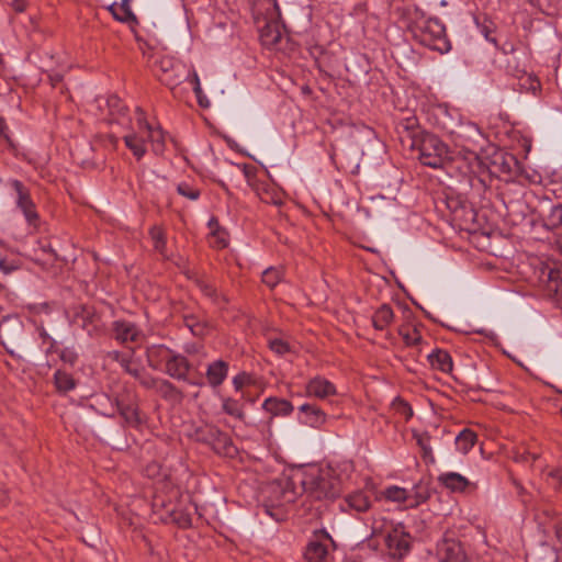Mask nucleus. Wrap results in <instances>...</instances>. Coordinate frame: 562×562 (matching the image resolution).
I'll return each mask as SVG.
<instances>
[{"label":"nucleus","instance_id":"1","mask_svg":"<svg viewBox=\"0 0 562 562\" xmlns=\"http://www.w3.org/2000/svg\"><path fill=\"white\" fill-rule=\"evenodd\" d=\"M301 492L314 501L335 499L344 491L345 481L337 468L311 465L295 471Z\"/></svg>","mask_w":562,"mask_h":562},{"label":"nucleus","instance_id":"2","mask_svg":"<svg viewBox=\"0 0 562 562\" xmlns=\"http://www.w3.org/2000/svg\"><path fill=\"white\" fill-rule=\"evenodd\" d=\"M415 14L408 25L413 38L440 54L450 52L451 43L447 36L445 24L438 18H425L419 10H416Z\"/></svg>","mask_w":562,"mask_h":562},{"label":"nucleus","instance_id":"3","mask_svg":"<svg viewBox=\"0 0 562 562\" xmlns=\"http://www.w3.org/2000/svg\"><path fill=\"white\" fill-rule=\"evenodd\" d=\"M441 130L446 132L457 149L458 155L470 166L477 160L476 145L482 138V133L479 126L472 122L459 121L453 127L441 123Z\"/></svg>","mask_w":562,"mask_h":562},{"label":"nucleus","instance_id":"4","mask_svg":"<svg viewBox=\"0 0 562 562\" xmlns=\"http://www.w3.org/2000/svg\"><path fill=\"white\" fill-rule=\"evenodd\" d=\"M108 402L110 404L109 411H101L100 415L109 418H113L119 414L124 423V426L131 428H138L144 423V417L140 413L138 401L134 394L128 392L117 394L114 400H111L108 395H102L99 404Z\"/></svg>","mask_w":562,"mask_h":562},{"label":"nucleus","instance_id":"5","mask_svg":"<svg viewBox=\"0 0 562 562\" xmlns=\"http://www.w3.org/2000/svg\"><path fill=\"white\" fill-rule=\"evenodd\" d=\"M411 148L417 149L420 162L431 168H440L447 160L454 159L449 156L447 145L431 133L426 132L419 138L414 137Z\"/></svg>","mask_w":562,"mask_h":562},{"label":"nucleus","instance_id":"6","mask_svg":"<svg viewBox=\"0 0 562 562\" xmlns=\"http://www.w3.org/2000/svg\"><path fill=\"white\" fill-rule=\"evenodd\" d=\"M269 493L270 505H266V512L271 516L270 507L294 503L299 496L303 495L300 482L295 481V471L289 476L272 482L269 486Z\"/></svg>","mask_w":562,"mask_h":562},{"label":"nucleus","instance_id":"7","mask_svg":"<svg viewBox=\"0 0 562 562\" xmlns=\"http://www.w3.org/2000/svg\"><path fill=\"white\" fill-rule=\"evenodd\" d=\"M435 554L438 562H473L464 543L449 530L437 541Z\"/></svg>","mask_w":562,"mask_h":562},{"label":"nucleus","instance_id":"8","mask_svg":"<svg viewBox=\"0 0 562 562\" xmlns=\"http://www.w3.org/2000/svg\"><path fill=\"white\" fill-rule=\"evenodd\" d=\"M154 71L158 80L170 89L178 87L191 75L182 63L170 56L156 59Z\"/></svg>","mask_w":562,"mask_h":562},{"label":"nucleus","instance_id":"9","mask_svg":"<svg viewBox=\"0 0 562 562\" xmlns=\"http://www.w3.org/2000/svg\"><path fill=\"white\" fill-rule=\"evenodd\" d=\"M266 4V24L260 29V41L261 44L268 48L276 47L281 38L282 32L278 19L281 15V11L277 0H262Z\"/></svg>","mask_w":562,"mask_h":562},{"label":"nucleus","instance_id":"10","mask_svg":"<svg viewBox=\"0 0 562 562\" xmlns=\"http://www.w3.org/2000/svg\"><path fill=\"white\" fill-rule=\"evenodd\" d=\"M136 126L139 132H144L146 143L150 144L151 151L156 156H161L166 150L167 133L157 124L153 125L146 119L145 112L140 108H136Z\"/></svg>","mask_w":562,"mask_h":562},{"label":"nucleus","instance_id":"11","mask_svg":"<svg viewBox=\"0 0 562 562\" xmlns=\"http://www.w3.org/2000/svg\"><path fill=\"white\" fill-rule=\"evenodd\" d=\"M330 546H335V542L327 531H315L313 538L307 542L304 549V561L327 562Z\"/></svg>","mask_w":562,"mask_h":562},{"label":"nucleus","instance_id":"12","mask_svg":"<svg viewBox=\"0 0 562 562\" xmlns=\"http://www.w3.org/2000/svg\"><path fill=\"white\" fill-rule=\"evenodd\" d=\"M385 544L389 555L394 560H401L411 551V536L402 525H397L387 532Z\"/></svg>","mask_w":562,"mask_h":562},{"label":"nucleus","instance_id":"13","mask_svg":"<svg viewBox=\"0 0 562 562\" xmlns=\"http://www.w3.org/2000/svg\"><path fill=\"white\" fill-rule=\"evenodd\" d=\"M371 506V496L363 490H357L347 494L339 503V509L348 514L366 513Z\"/></svg>","mask_w":562,"mask_h":562},{"label":"nucleus","instance_id":"14","mask_svg":"<svg viewBox=\"0 0 562 562\" xmlns=\"http://www.w3.org/2000/svg\"><path fill=\"white\" fill-rule=\"evenodd\" d=\"M112 333L116 341L122 345L127 342H138L143 337L139 327L126 319H116L112 323Z\"/></svg>","mask_w":562,"mask_h":562},{"label":"nucleus","instance_id":"15","mask_svg":"<svg viewBox=\"0 0 562 562\" xmlns=\"http://www.w3.org/2000/svg\"><path fill=\"white\" fill-rule=\"evenodd\" d=\"M109 110V123L117 124L123 128H131L132 117L125 103L117 95H110L106 99Z\"/></svg>","mask_w":562,"mask_h":562},{"label":"nucleus","instance_id":"16","mask_svg":"<svg viewBox=\"0 0 562 562\" xmlns=\"http://www.w3.org/2000/svg\"><path fill=\"white\" fill-rule=\"evenodd\" d=\"M190 368L191 364L189 360L184 356L173 351V353L171 355V357L169 358L165 366V372L172 379L190 383L188 379ZM191 384L202 385V383L200 382H191Z\"/></svg>","mask_w":562,"mask_h":562},{"label":"nucleus","instance_id":"17","mask_svg":"<svg viewBox=\"0 0 562 562\" xmlns=\"http://www.w3.org/2000/svg\"><path fill=\"white\" fill-rule=\"evenodd\" d=\"M128 132L123 136L125 146L131 150L136 160H140L147 153L146 138L144 132H139L138 128H126Z\"/></svg>","mask_w":562,"mask_h":562},{"label":"nucleus","instance_id":"18","mask_svg":"<svg viewBox=\"0 0 562 562\" xmlns=\"http://www.w3.org/2000/svg\"><path fill=\"white\" fill-rule=\"evenodd\" d=\"M228 362L222 359H217L209 363L205 372L207 384L212 389L221 386L228 375Z\"/></svg>","mask_w":562,"mask_h":562},{"label":"nucleus","instance_id":"19","mask_svg":"<svg viewBox=\"0 0 562 562\" xmlns=\"http://www.w3.org/2000/svg\"><path fill=\"white\" fill-rule=\"evenodd\" d=\"M262 409L270 414V419L274 417H285L292 414L294 407L292 403L285 398L268 397L262 403Z\"/></svg>","mask_w":562,"mask_h":562},{"label":"nucleus","instance_id":"20","mask_svg":"<svg viewBox=\"0 0 562 562\" xmlns=\"http://www.w3.org/2000/svg\"><path fill=\"white\" fill-rule=\"evenodd\" d=\"M558 269L553 265L537 259L533 263V277L537 285L546 292L549 284L553 282L552 280Z\"/></svg>","mask_w":562,"mask_h":562},{"label":"nucleus","instance_id":"21","mask_svg":"<svg viewBox=\"0 0 562 562\" xmlns=\"http://www.w3.org/2000/svg\"><path fill=\"white\" fill-rule=\"evenodd\" d=\"M306 393L308 396L326 398L336 394V386L323 376H315L307 382Z\"/></svg>","mask_w":562,"mask_h":562},{"label":"nucleus","instance_id":"22","mask_svg":"<svg viewBox=\"0 0 562 562\" xmlns=\"http://www.w3.org/2000/svg\"><path fill=\"white\" fill-rule=\"evenodd\" d=\"M173 353V350L165 345H153L146 350V358L148 366L153 369H160L162 364L166 366L167 361Z\"/></svg>","mask_w":562,"mask_h":562},{"label":"nucleus","instance_id":"23","mask_svg":"<svg viewBox=\"0 0 562 562\" xmlns=\"http://www.w3.org/2000/svg\"><path fill=\"white\" fill-rule=\"evenodd\" d=\"M299 411L303 415L302 423L307 426L319 428L326 422V414L316 405L303 404Z\"/></svg>","mask_w":562,"mask_h":562},{"label":"nucleus","instance_id":"24","mask_svg":"<svg viewBox=\"0 0 562 562\" xmlns=\"http://www.w3.org/2000/svg\"><path fill=\"white\" fill-rule=\"evenodd\" d=\"M427 360L434 370L442 373H450L453 369L452 358L447 350L437 348L427 356Z\"/></svg>","mask_w":562,"mask_h":562},{"label":"nucleus","instance_id":"25","mask_svg":"<svg viewBox=\"0 0 562 562\" xmlns=\"http://www.w3.org/2000/svg\"><path fill=\"white\" fill-rule=\"evenodd\" d=\"M438 481L451 492H463L470 484L469 480L457 472H446L438 476Z\"/></svg>","mask_w":562,"mask_h":562},{"label":"nucleus","instance_id":"26","mask_svg":"<svg viewBox=\"0 0 562 562\" xmlns=\"http://www.w3.org/2000/svg\"><path fill=\"white\" fill-rule=\"evenodd\" d=\"M394 319V312L389 304H382L372 315V325L376 330L386 329Z\"/></svg>","mask_w":562,"mask_h":562},{"label":"nucleus","instance_id":"27","mask_svg":"<svg viewBox=\"0 0 562 562\" xmlns=\"http://www.w3.org/2000/svg\"><path fill=\"white\" fill-rule=\"evenodd\" d=\"M154 390L166 401L180 402L182 400L181 391L168 380L159 379Z\"/></svg>","mask_w":562,"mask_h":562},{"label":"nucleus","instance_id":"28","mask_svg":"<svg viewBox=\"0 0 562 562\" xmlns=\"http://www.w3.org/2000/svg\"><path fill=\"white\" fill-rule=\"evenodd\" d=\"M476 440V434L473 430L465 428L461 430L454 439L456 449L462 454H467L474 447Z\"/></svg>","mask_w":562,"mask_h":562},{"label":"nucleus","instance_id":"29","mask_svg":"<svg viewBox=\"0 0 562 562\" xmlns=\"http://www.w3.org/2000/svg\"><path fill=\"white\" fill-rule=\"evenodd\" d=\"M183 324L196 337H204L209 331L206 322L193 314H186L183 316Z\"/></svg>","mask_w":562,"mask_h":562},{"label":"nucleus","instance_id":"30","mask_svg":"<svg viewBox=\"0 0 562 562\" xmlns=\"http://www.w3.org/2000/svg\"><path fill=\"white\" fill-rule=\"evenodd\" d=\"M54 384L59 393H67L76 389L77 382L74 376L63 370H57L54 373Z\"/></svg>","mask_w":562,"mask_h":562},{"label":"nucleus","instance_id":"31","mask_svg":"<svg viewBox=\"0 0 562 562\" xmlns=\"http://www.w3.org/2000/svg\"><path fill=\"white\" fill-rule=\"evenodd\" d=\"M382 496L389 502L406 504V507H408V499L412 498L409 491L397 485L386 487Z\"/></svg>","mask_w":562,"mask_h":562},{"label":"nucleus","instance_id":"32","mask_svg":"<svg viewBox=\"0 0 562 562\" xmlns=\"http://www.w3.org/2000/svg\"><path fill=\"white\" fill-rule=\"evenodd\" d=\"M149 236L153 241L154 249L161 255L162 257H167V237L166 233L160 226H153L149 229Z\"/></svg>","mask_w":562,"mask_h":562},{"label":"nucleus","instance_id":"33","mask_svg":"<svg viewBox=\"0 0 562 562\" xmlns=\"http://www.w3.org/2000/svg\"><path fill=\"white\" fill-rule=\"evenodd\" d=\"M213 450L218 454H232L235 451V447L231 437L224 432L220 431L218 436H215L214 441L211 443Z\"/></svg>","mask_w":562,"mask_h":562},{"label":"nucleus","instance_id":"34","mask_svg":"<svg viewBox=\"0 0 562 562\" xmlns=\"http://www.w3.org/2000/svg\"><path fill=\"white\" fill-rule=\"evenodd\" d=\"M222 411L238 419L244 420L245 419V412H244V405L235 398L232 397H223L222 398Z\"/></svg>","mask_w":562,"mask_h":562},{"label":"nucleus","instance_id":"35","mask_svg":"<svg viewBox=\"0 0 562 562\" xmlns=\"http://www.w3.org/2000/svg\"><path fill=\"white\" fill-rule=\"evenodd\" d=\"M543 226L549 231L562 228V204L551 207L549 214L543 218Z\"/></svg>","mask_w":562,"mask_h":562},{"label":"nucleus","instance_id":"36","mask_svg":"<svg viewBox=\"0 0 562 562\" xmlns=\"http://www.w3.org/2000/svg\"><path fill=\"white\" fill-rule=\"evenodd\" d=\"M7 184L14 191L16 195V206L32 201L31 192L22 181L18 179H9Z\"/></svg>","mask_w":562,"mask_h":562},{"label":"nucleus","instance_id":"37","mask_svg":"<svg viewBox=\"0 0 562 562\" xmlns=\"http://www.w3.org/2000/svg\"><path fill=\"white\" fill-rule=\"evenodd\" d=\"M170 520L178 527L187 529L192 526L191 514L183 507H175L169 513Z\"/></svg>","mask_w":562,"mask_h":562},{"label":"nucleus","instance_id":"38","mask_svg":"<svg viewBox=\"0 0 562 562\" xmlns=\"http://www.w3.org/2000/svg\"><path fill=\"white\" fill-rule=\"evenodd\" d=\"M16 207L23 213L26 223L33 228L37 229L40 226V215L36 211V205L33 200Z\"/></svg>","mask_w":562,"mask_h":562},{"label":"nucleus","instance_id":"39","mask_svg":"<svg viewBox=\"0 0 562 562\" xmlns=\"http://www.w3.org/2000/svg\"><path fill=\"white\" fill-rule=\"evenodd\" d=\"M16 207L23 213L26 223L33 228L37 229L40 226V215L36 211V205L33 200Z\"/></svg>","mask_w":562,"mask_h":562},{"label":"nucleus","instance_id":"40","mask_svg":"<svg viewBox=\"0 0 562 562\" xmlns=\"http://www.w3.org/2000/svg\"><path fill=\"white\" fill-rule=\"evenodd\" d=\"M398 334L403 338L404 342L408 347L417 346L422 342L423 337L416 327L401 326Z\"/></svg>","mask_w":562,"mask_h":562},{"label":"nucleus","instance_id":"41","mask_svg":"<svg viewBox=\"0 0 562 562\" xmlns=\"http://www.w3.org/2000/svg\"><path fill=\"white\" fill-rule=\"evenodd\" d=\"M552 281L546 290V295L562 305V268L558 269Z\"/></svg>","mask_w":562,"mask_h":562},{"label":"nucleus","instance_id":"42","mask_svg":"<svg viewBox=\"0 0 562 562\" xmlns=\"http://www.w3.org/2000/svg\"><path fill=\"white\" fill-rule=\"evenodd\" d=\"M220 431L221 429L216 426L204 425L195 430V439L211 446L215 436H218Z\"/></svg>","mask_w":562,"mask_h":562},{"label":"nucleus","instance_id":"43","mask_svg":"<svg viewBox=\"0 0 562 562\" xmlns=\"http://www.w3.org/2000/svg\"><path fill=\"white\" fill-rule=\"evenodd\" d=\"M400 126L407 133V137L411 138V143H413L414 137L419 138V135L424 133L419 130L418 121L414 115L403 119Z\"/></svg>","mask_w":562,"mask_h":562},{"label":"nucleus","instance_id":"44","mask_svg":"<svg viewBox=\"0 0 562 562\" xmlns=\"http://www.w3.org/2000/svg\"><path fill=\"white\" fill-rule=\"evenodd\" d=\"M413 437L414 439L416 440L418 447L420 448L422 452H423V458L424 459H430L431 461H434V456H432V449H431V446H430V436L428 432H414L413 434Z\"/></svg>","mask_w":562,"mask_h":562},{"label":"nucleus","instance_id":"45","mask_svg":"<svg viewBox=\"0 0 562 562\" xmlns=\"http://www.w3.org/2000/svg\"><path fill=\"white\" fill-rule=\"evenodd\" d=\"M76 318H79L82 321V328L87 329L90 333V329L88 328L89 325H93L97 317L95 311L91 306L81 305L78 311L75 314Z\"/></svg>","mask_w":562,"mask_h":562},{"label":"nucleus","instance_id":"46","mask_svg":"<svg viewBox=\"0 0 562 562\" xmlns=\"http://www.w3.org/2000/svg\"><path fill=\"white\" fill-rule=\"evenodd\" d=\"M283 272L281 269L269 267L262 272V282L273 289L282 280Z\"/></svg>","mask_w":562,"mask_h":562},{"label":"nucleus","instance_id":"47","mask_svg":"<svg viewBox=\"0 0 562 562\" xmlns=\"http://www.w3.org/2000/svg\"><path fill=\"white\" fill-rule=\"evenodd\" d=\"M392 408L396 414L403 416L405 422H408L414 415L412 406L400 396L393 400Z\"/></svg>","mask_w":562,"mask_h":562},{"label":"nucleus","instance_id":"48","mask_svg":"<svg viewBox=\"0 0 562 562\" xmlns=\"http://www.w3.org/2000/svg\"><path fill=\"white\" fill-rule=\"evenodd\" d=\"M525 61V59L521 61L518 56H515V58L510 56L506 60V69L510 75L519 77L527 72Z\"/></svg>","mask_w":562,"mask_h":562},{"label":"nucleus","instance_id":"49","mask_svg":"<svg viewBox=\"0 0 562 562\" xmlns=\"http://www.w3.org/2000/svg\"><path fill=\"white\" fill-rule=\"evenodd\" d=\"M117 11L114 13V19L120 22L135 21L136 18L130 7V0H122L121 4H117Z\"/></svg>","mask_w":562,"mask_h":562},{"label":"nucleus","instance_id":"50","mask_svg":"<svg viewBox=\"0 0 562 562\" xmlns=\"http://www.w3.org/2000/svg\"><path fill=\"white\" fill-rule=\"evenodd\" d=\"M195 285L198 289L209 299H211L213 302H216L218 300V294L216 291V288L211 282L206 281L205 279L198 278L195 279Z\"/></svg>","mask_w":562,"mask_h":562},{"label":"nucleus","instance_id":"51","mask_svg":"<svg viewBox=\"0 0 562 562\" xmlns=\"http://www.w3.org/2000/svg\"><path fill=\"white\" fill-rule=\"evenodd\" d=\"M409 493L412 494V498L408 499V507L411 508L425 503L429 497L428 491L423 490L419 485H415Z\"/></svg>","mask_w":562,"mask_h":562},{"label":"nucleus","instance_id":"52","mask_svg":"<svg viewBox=\"0 0 562 562\" xmlns=\"http://www.w3.org/2000/svg\"><path fill=\"white\" fill-rule=\"evenodd\" d=\"M134 379H136L139 384L147 390H154L159 380V378H155L147 372L144 367L137 372Z\"/></svg>","mask_w":562,"mask_h":562},{"label":"nucleus","instance_id":"53","mask_svg":"<svg viewBox=\"0 0 562 562\" xmlns=\"http://www.w3.org/2000/svg\"><path fill=\"white\" fill-rule=\"evenodd\" d=\"M177 192L191 201L198 200L201 195V191L188 182H180L177 186Z\"/></svg>","mask_w":562,"mask_h":562},{"label":"nucleus","instance_id":"54","mask_svg":"<svg viewBox=\"0 0 562 562\" xmlns=\"http://www.w3.org/2000/svg\"><path fill=\"white\" fill-rule=\"evenodd\" d=\"M268 345H269V348L278 356H284V355L291 352L290 344L288 341L283 340L282 338L269 339Z\"/></svg>","mask_w":562,"mask_h":562},{"label":"nucleus","instance_id":"55","mask_svg":"<svg viewBox=\"0 0 562 562\" xmlns=\"http://www.w3.org/2000/svg\"><path fill=\"white\" fill-rule=\"evenodd\" d=\"M212 247L224 249L228 246V235L225 229H217L213 233L210 239Z\"/></svg>","mask_w":562,"mask_h":562},{"label":"nucleus","instance_id":"56","mask_svg":"<svg viewBox=\"0 0 562 562\" xmlns=\"http://www.w3.org/2000/svg\"><path fill=\"white\" fill-rule=\"evenodd\" d=\"M497 48H499L502 53L508 57L512 56L515 58V56H528V54L524 49L517 48L513 42H505L502 46H498Z\"/></svg>","mask_w":562,"mask_h":562},{"label":"nucleus","instance_id":"57","mask_svg":"<svg viewBox=\"0 0 562 562\" xmlns=\"http://www.w3.org/2000/svg\"><path fill=\"white\" fill-rule=\"evenodd\" d=\"M121 367L123 368V370L132 375L133 378H135V375L137 374V372L143 368V366L136 361L135 359L132 358V356L128 355V357L123 361V363L121 364Z\"/></svg>","mask_w":562,"mask_h":562},{"label":"nucleus","instance_id":"58","mask_svg":"<svg viewBox=\"0 0 562 562\" xmlns=\"http://www.w3.org/2000/svg\"><path fill=\"white\" fill-rule=\"evenodd\" d=\"M481 34L485 37L486 41L492 43L495 47H498V43L496 37H494L492 34L494 32V24L492 22H484L479 25Z\"/></svg>","mask_w":562,"mask_h":562},{"label":"nucleus","instance_id":"59","mask_svg":"<svg viewBox=\"0 0 562 562\" xmlns=\"http://www.w3.org/2000/svg\"><path fill=\"white\" fill-rule=\"evenodd\" d=\"M548 477L555 491L562 492V468H555L548 472Z\"/></svg>","mask_w":562,"mask_h":562},{"label":"nucleus","instance_id":"60","mask_svg":"<svg viewBox=\"0 0 562 562\" xmlns=\"http://www.w3.org/2000/svg\"><path fill=\"white\" fill-rule=\"evenodd\" d=\"M59 358L63 362L74 366L78 360V353L74 348L66 347L59 350Z\"/></svg>","mask_w":562,"mask_h":562},{"label":"nucleus","instance_id":"61","mask_svg":"<svg viewBox=\"0 0 562 562\" xmlns=\"http://www.w3.org/2000/svg\"><path fill=\"white\" fill-rule=\"evenodd\" d=\"M40 337L43 339L44 344H48V347L46 349V353H53L57 352V342L55 339H53L47 331L44 328H41L40 330Z\"/></svg>","mask_w":562,"mask_h":562},{"label":"nucleus","instance_id":"62","mask_svg":"<svg viewBox=\"0 0 562 562\" xmlns=\"http://www.w3.org/2000/svg\"><path fill=\"white\" fill-rule=\"evenodd\" d=\"M538 459V456L536 453L529 452L527 450L520 452L517 451L515 453L514 460L516 462H522V463H533Z\"/></svg>","mask_w":562,"mask_h":562},{"label":"nucleus","instance_id":"63","mask_svg":"<svg viewBox=\"0 0 562 562\" xmlns=\"http://www.w3.org/2000/svg\"><path fill=\"white\" fill-rule=\"evenodd\" d=\"M249 381V375L245 372L239 373L233 378V385L236 391L243 389V386Z\"/></svg>","mask_w":562,"mask_h":562},{"label":"nucleus","instance_id":"64","mask_svg":"<svg viewBox=\"0 0 562 562\" xmlns=\"http://www.w3.org/2000/svg\"><path fill=\"white\" fill-rule=\"evenodd\" d=\"M18 269V266L13 261H8L5 258L0 257V270L9 274Z\"/></svg>","mask_w":562,"mask_h":562}]
</instances>
